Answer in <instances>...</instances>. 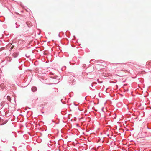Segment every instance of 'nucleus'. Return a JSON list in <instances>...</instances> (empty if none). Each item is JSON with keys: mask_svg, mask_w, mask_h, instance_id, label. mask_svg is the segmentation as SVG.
Here are the masks:
<instances>
[{"mask_svg": "<svg viewBox=\"0 0 151 151\" xmlns=\"http://www.w3.org/2000/svg\"><path fill=\"white\" fill-rule=\"evenodd\" d=\"M18 54L17 53H14L13 54V56L14 57H16L17 56Z\"/></svg>", "mask_w": 151, "mask_h": 151, "instance_id": "f257e3e1", "label": "nucleus"}, {"mask_svg": "<svg viewBox=\"0 0 151 151\" xmlns=\"http://www.w3.org/2000/svg\"><path fill=\"white\" fill-rule=\"evenodd\" d=\"M7 100H8L9 101H10L11 100V98H10V96H7Z\"/></svg>", "mask_w": 151, "mask_h": 151, "instance_id": "f03ea898", "label": "nucleus"}, {"mask_svg": "<svg viewBox=\"0 0 151 151\" xmlns=\"http://www.w3.org/2000/svg\"><path fill=\"white\" fill-rule=\"evenodd\" d=\"M32 88V90L34 91H35L37 90V88L36 87H33V88Z\"/></svg>", "mask_w": 151, "mask_h": 151, "instance_id": "7ed1b4c3", "label": "nucleus"}, {"mask_svg": "<svg viewBox=\"0 0 151 151\" xmlns=\"http://www.w3.org/2000/svg\"><path fill=\"white\" fill-rule=\"evenodd\" d=\"M14 46H12V47H11V49H13L14 47Z\"/></svg>", "mask_w": 151, "mask_h": 151, "instance_id": "20e7f679", "label": "nucleus"}, {"mask_svg": "<svg viewBox=\"0 0 151 151\" xmlns=\"http://www.w3.org/2000/svg\"><path fill=\"white\" fill-rule=\"evenodd\" d=\"M1 73V72H0V74Z\"/></svg>", "mask_w": 151, "mask_h": 151, "instance_id": "39448f33", "label": "nucleus"}]
</instances>
